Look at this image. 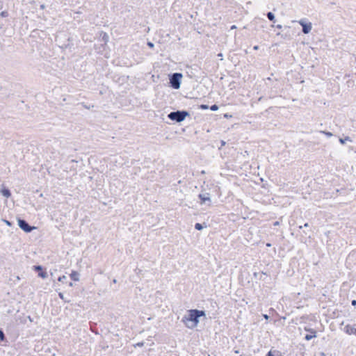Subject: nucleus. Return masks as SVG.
I'll use <instances>...</instances> for the list:
<instances>
[{"instance_id": "nucleus-29", "label": "nucleus", "mask_w": 356, "mask_h": 356, "mask_svg": "<svg viewBox=\"0 0 356 356\" xmlns=\"http://www.w3.org/2000/svg\"><path fill=\"white\" fill-rule=\"evenodd\" d=\"M280 225V222L278 221H276L274 222L275 226H278Z\"/></svg>"}, {"instance_id": "nucleus-26", "label": "nucleus", "mask_w": 356, "mask_h": 356, "mask_svg": "<svg viewBox=\"0 0 356 356\" xmlns=\"http://www.w3.org/2000/svg\"><path fill=\"white\" fill-rule=\"evenodd\" d=\"M107 38H108V35L106 33H104V37H103L104 40L107 41Z\"/></svg>"}, {"instance_id": "nucleus-24", "label": "nucleus", "mask_w": 356, "mask_h": 356, "mask_svg": "<svg viewBox=\"0 0 356 356\" xmlns=\"http://www.w3.org/2000/svg\"><path fill=\"white\" fill-rule=\"evenodd\" d=\"M1 15L2 17H6V16H7V13H6V12H4V11H3V12H1Z\"/></svg>"}, {"instance_id": "nucleus-9", "label": "nucleus", "mask_w": 356, "mask_h": 356, "mask_svg": "<svg viewBox=\"0 0 356 356\" xmlns=\"http://www.w3.org/2000/svg\"><path fill=\"white\" fill-rule=\"evenodd\" d=\"M307 330L309 331L312 334H307L305 336V339L307 341H309L312 339H313V338L316 337V332L314 330Z\"/></svg>"}, {"instance_id": "nucleus-27", "label": "nucleus", "mask_w": 356, "mask_h": 356, "mask_svg": "<svg viewBox=\"0 0 356 356\" xmlns=\"http://www.w3.org/2000/svg\"><path fill=\"white\" fill-rule=\"evenodd\" d=\"M263 316L266 320H268L269 318V316L267 314H264Z\"/></svg>"}, {"instance_id": "nucleus-6", "label": "nucleus", "mask_w": 356, "mask_h": 356, "mask_svg": "<svg viewBox=\"0 0 356 356\" xmlns=\"http://www.w3.org/2000/svg\"><path fill=\"white\" fill-rule=\"evenodd\" d=\"M298 23L302 26V32L308 34L312 29V24L311 22H305L304 19H300Z\"/></svg>"}, {"instance_id": "nucleus-19", "label": "nucleus", "mask_w": 356, "mask_h": 356, "mask_svg": "<svg viewBox=\"0 0 356 356\" xmlns=\"http://www.w3.org/2000/svg\"><path fill=\"white\" fill-rule=\"evenodd\" d=\"M4 337L5 336L3 332L1 330H0V341H3L4 339Z\"/></svg>"}, {"instance_id": "nucleus-38", "label": "nucleus", "mask_w": 356, "mask_h": 356, "mask_svg": "<svg viewBox=\"0 0 356 356\" xmlns=\"http://www.w3.org/2000/svg\"><path fill=\"white\" fill-rule=\"evenodd\" d=\"M266 245H267L268 247H270V246H271L270 243H267V244H266Z\"/></svg>"}, {"instance_id": "nucleus-2", "label": "nucleus", "mask_w": 356, "mask_h": 356, "mask_svg": "<svg viewBox=\"0 0 356 356\" xmlns=\"http://www.w3.org/2000/svg\"><path fill=\"white\" fill-rule=\"evenodd\" d=\"M187 115H188V112L184 111H177L171 112L168 115V118L171 120H174L177 122H181L184 120V119L186 118V117Z\"/></svg>"}, {"instance_id": "nucleus-21", "label": "nucleus", "mask_w": 356, "mask_h": 356, "mask_svg": "<svg viewBox=\"0 0 356 356\" xmlns=\"http://www.w3.org/2000/svg\"><path fill=\"white\" fill-rule=\"evenodd\" d=\"M143 344H144L143 342H139V343H136V345H134V346L135 347H137V346L141 347L143 346Z\"/></svg>"}, {"instance_id": "nucleus-25", "label": "nucleus", "mask_w": 356, "mask_h": 356, "mask_svg": "<svg viewBox=\"0 0 356 356\" xmlns=\"http://www.w3.org/2000/svg\"><path fill=\"white\" fill-rule=\"evenodd\" d=\"M58 296L62 300H64V296L63 293H59Z\"/></svg>"}, {"instance_id": "nucleus-36", "label": "nucleus", "mask_w": 356, "mask_h": 356, "mask_svg": "<svg viewBox=\"0 0 356 356\" xmlns=\"http://www.w3.org/2000/svg\"><path fill=\"white\" fill-rule=\"evenodd\" d=\"M221 143H222V145H225V142L223 141V140L221 141Z\"/></svg>"}, {"instance_id": "nucleus-20", "label": "nucleus", "mask_w": 356, "mask_h": 356, "mask_svg": "<svg viewBox=\"0 0 356 356\" xmlns=\"http://www.w3.org/2000/svg\"><path fill=\"white\" fill-rule=\"evenodd\" d=\"M34 269L35 270H42V266H34Z\"/></svg>"}, {"instance_id": "nucleus-14", "label": "nucleus", "mask_w": 356, "mask_h": 356, "mask_svg": "<svg viewBox=\"0 0 356 356\" xmlns=\"http://www.w3.org/2000/svg\"><path fill=\"white\" fill-rule=\"evenodd\" d=\"M195 228L197 230H202L203 229V227L200 223H196L195 225Z\"/></svg>"}, {"instance_id": "nucleus-1", "label": "nucleus", "mask_w": 356, "mask_h": 356, "mask_svg": "<svg viewBox=\"0 0 356 356\" xmlns=\"http://www.w3.org/2000/svg\"><path fill=\"white\" fill-rule=\"evenodd\" d=\"M206 314L204 311L198 309H190L182 318V322L189 329L196 327L200 322L199 318L205 316Z\"/></svg>"}, {"instance_id": "nucleus-32", "label": "nucleus", "mask_w": 356, "mask_h": 356, "mask_svg": "<svg viewBox=\"0 0 356 356\" xmlns=\"http://www.w3.org/2000/svg\"><path fill=\"white\" fill-rule=\"evenodd\" d=\"M40 8H41L42 10L44 9V8H45V6H44V4H42V5L40 6Z\"/></svg>"}, {"instance_id": "nucleus-11", "label": "nucleus", "mask_w": 356, "mask_h": 356, "mask_svg": "<svg viewBox=\"0 0 356 356\" xmlns=\"http://www.w3.org/2000/svg\"><path fill=\"white\" fill-rule=\"evenodd\" d=\"M346 141H352L349 136H346L344 138H339V142L341 144H345Z\"/></svg>"}, {"instance_id": "nucleus-31", "label": "nucleus", "mask_w": 356, "mask_h": 356, "mask_svg": "<svg viewBox=\"0 0 356 356\" xmlns=\"http://www.w3.org/2000/svg\"><path fill=\"white\" fill-rule=\"evenodd\" d=\"M201 107H202V108H204V109H206V108H208V106H207V105H202V106H201Z\"/></svg>"}, {"instance_id": "nucleus-23", "label": "nucleus", "mask_w": 356, "mask_h": 356, "mask_svg": "<svg viewBox=\"0 0 356 356\" xmlns=\"http://www.w3.org/2000/svg\"><path fill=\"white\" fill-rule=\"evenodd\" d=\"M3 221L5 222V223H6L7 225H8V226H10V225H11V222H9L8 220H4Z\"/></svg>"}, {"instance_id": "nucleus-12", "label": "nucleus", "mask_w": 356, "mask_h": 356, "mask_svg": "<svg viewBox=\"0 0 356 356\" xmlns=\"http://www.w3.org/2000/svg\"><path fill=\"white\" fill-rule=\"evenodd\" d=\"M267 17L270 21H274L275 20V15L273 13L269 12L267 13Z\"/></svg>"}, {"instance_id": "nucleus-16", "label": "nucleus", "mask_w": 356, "mask_h": 356, "mask_svg": "<svg viewBox=\"0 0 356 356\" xmlns=\"http://www.w3.org/2000/svg\"><path fill=\"white\" fill-rule=\"evenodd\" d=\"M321 133L324 134L327 137H331L332 136V134L329 131H322Z\"/></svg>"}, {"instance_id": "nucleus-30", "label": "nucleus", "mask_w": 356, "mask_h": 356, "mask_svg": "<svg viewBox=\"0 0 356 356\" xmlns=\"http://www.w3.org/2000/svg\"><path fill=\"white\" fill-rule=\"evenodd\" d=\"M277 28L281 29L282 28V26L281 24H278L277 25Z\"/></svg>"}, {"instance_id": "nucleus-34", "label": "nucleus", "mask_w": 356, "mask_h": 356, "mask_svg": "<svg viewBox=\"0 0 356 356\" xmlns=\"http://www.w3.org/2000/svg\"><path fill=\"white\" fill-rule=\"evenodd\" d=\"M236 29V26L235 25H233L231 26V29L233 30V29Z\"/></svg>"}, {"instance_id": "nucleus-7", "label": "nucleus", "mask_w": 356, "mask_h": 356, "mask_svg": "<svg viewBox=\"0 0 356 356\" xmlns=\"http://www.w3.org/2000/svg\"><path fill=\"white\" fill-rule=\"evenodd\" d=\"M345 331L348 334H355L356 335V327L351 326L350 325H347L345 327Z\"/></svg>"}, {"instance_id": "nucleus-3", "label": "nucleus", "mask_w": 356, "mask_h": 356, "mask_svg": "<svg viewBox=\"0 0 356 356\" xmlns=\"http://www.w3.org/2000/svg\"><path fill=\"white\" fill-rule=\"evenodd\" d=\"M182 77V74L180 73H175L172 74L170 79V84L172 87L175 89H179L181 85V78Z\"/></svg>"}, {"instance_id": "nucleus-22", "label": "nucleus", "mask_w": 356, "mask_h": 356, "mask_svg": "<svg viewBox=\"0 0 356 356\" xmlns=\"http://www.w3.org/2000/svg\"><path fill=\"white\" fill-rule=\"evenodd\" d=\"M147 45L150 47V48H153L154 47V44L152 42H147Z\"/></svg>"}, {"instance_id": "nucleus-35", "label": "nucleus", "mask_w": 356, "mask_h": 356, "mask_svg": "<svg viewBox=\"0 0 356 356\" xmlns=\"http://www.w3.org/2000/svg\"><path fill=\"white\" fill-rule=\"evenodd\" d=\"M308 226H309V224H308V223H305V224L304 225V227H307Z\"/></svg>"}, {"instance_id": "nucleus-17", "label": "nucleus", "mask_w": 356, "mask_h": 356, "mask_svg": "<svg viewBox=\"0 0 356 356\" xmlns=\"http://www.w3.org/2000/svg\"><path fill=\"white\" fill-rule=\"evenodd\" d=\"M218 109V106L216 104L212 105L211 106V110H212V111H217Z\"/></svg>"}, {"instance_id": "nucleus-33", "label": "nucleus", "mask_w": 356, "mask_h": 356, "mask_svg": "<svg viewBox=\"0 0 356 356\" xmlns=\"http://www.w3.org/2000/svg\"><path fill=\"white\" fill-rule=\"evenodd\" d=\"M253 49H254V50H258V49H259V46L256 45V46H254V47H253Z\"/></svg>"}, {"instance_id": "nucleus-15", "label": "nucleus", "mask_w": 356, "mask_h": 356, "mask_svg": "<svg viewBox=\"0 0 356 356\" xmlns=\"http://www.w3.org/2000/svg\"><path fill=\"white\" fill-rule=\"evenodd\" d=\"M39 276L41 277L42 278H47V273L46 272H41L39 273Z\"/></svg>"}, {"instance_id": "nucleus-10", "label": "nucleus", "mask_w": 356, "mask_h": 356, "mask_svg": "<svg viewBox=\"0 0 356 356\" xmlns=\"http://www.w3.org/2000/svg\"><path fill=\"white\" fill-rule=\"evenodd\" d=\"M1 193L2 194L3 196H4L7 198L11 195L10 191L8 189L5 188L1 189Z\"/></svg>"}, {"instance_id": "nucleus-37", "label": "nucleus", "mask_w": 356, "mask_h": 356, "mask_svg": "<svg viewBox=\"0 0 356 356\" xmlns=\"http://www.w3.org/2000/svg\"><path fill=\"white\" fill-rule=\"evenodd\" d=\"M69 286H73V283L72 282H70Z\"/></svg>"}, {"instance_id": "nucleus-18", "label": "nucleus", "mask_w": 356, "mask_h": 356, "mask_svg": "<svg viewBox=\"0 0 356 356\" xmlns=\"http://www.w3.org/2000/svg\"><path fill=\"white\" fill-rule=\"evenodd\" d=\"M66 276L65 275H63V276H60L58 277V281L59 282H63L65 280H66Z\"/></svg>"}, {"instance_id": "nucleus-4", "label": "nucleus", "mask_w": 356, "mask_h": 356, "mask_svg": "<svg viewBox=\"0 0 356 356\" xmlns=\"http://www.w3.org/2000/svg\"><path fill=\"white\" fill-rule=\"evenodd\" d=\"M18 225L22 230L27 233L31 232L35 228V227H31L24 220L22 219L18 220Z\"/></svg>"}, {"instance_id": "nucleus-39", "label": "nucleus", "mask_w": 356, "mask_h": 356, "mask_svg": "<svg viewBox=\"0 0 356 356\" xmlns=\"http://www.w3.org/2000/svg\"><path fill=\"white\" fill-rule=\"evenodd\" d=\"M222 54H218V56H220V57H222Z\"/></svg>"}, {"instance_id": "nucleus-8", "label": "nucleus", "mask_w": 356, "mask_h": 356, "mask_svg": "<svg viewBox=\"0 0 356 356\" xmlns=\"http://www.w3.org/2000/svg\"><path fill=\"white\" fill-rule=\"evenodd\" d=\"M70 277L72 280L74 281H79V273L76 271H72L71 274L70 275Z\"/></svg>"}, {"instance_id": "nucleus-13", "label": "nucleus", "mask_w": 356, "mask_h": 356, "mask_svg": "<svg viewBox=\"0 0 356 356\" xmlns=\"http://www.w3.org/2000/svg\"><path fill=\"white\" fill-rule=\"evenodd\" d=\"M267 356H282L279 352H274L272 351L268 352Z\"/></svg>"}, {"instance_id": "nucleus-28", "label": "nucleus", "mask_w": 356, "mask_h": 356, "mask_svg": "<svg viewBox=\"0 0 356 356\" xmlns=\"http://www.w3.org/2000/svg\"><path fill=\"white\" fill-rule=\"evenodd\" d=\"M351 304L353 305V306H355L356 305V300H353L351 302Z\"/></svg>"}, {"instance_id": "nucleus-5", "label": "nucleus", "mask_w": 356, "mask_h": 356, "mask_svg": "<svg viewBox=\"0 0 356 356\" xmlns=\"http://www.w3.org/2000/svg\"><path fill=\"white\" fill-rule=\"evenodd\" d=\"M198 197L200 200V204L201 205L205 204L206 202H209V206H211V195L209 193H201L199 194Z\"/></svg>"}]
</instances>
